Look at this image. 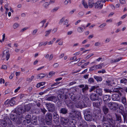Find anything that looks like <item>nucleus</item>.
I'll use <instances>...</instances> for the list:
<instances>
[{
  "instance_id": "nucleus-16",
  "label": "nucleus",
  "mask_w": 127,
  "mask_h": 127,
  "mask_svg": "<svg viewBox=\"0 0 127 127\" xmlns=\"http://www.w3.org/2000/svg\"><path fill=\"white\" fill-rule=\"evenodd\" d=\"M76 106L77 108L82 109V108L86 107V105L84 104V103L83 101H80L76 104Z\"/></svg>"
},
{
  "instance_id": "nucleus-24",
  "label": "nucleus",
  "mask_w": 127,
  "mask_h": 127,
  "mask_svg": "<svg viewBox=\"0 0 127 127\" xmlns=\"http://www.w3.org/2000/svg\"><path fill=\"white\" fill-rule=\"evenodd\" d=\"M25 119L27 123L28 124L30 123L31 121V116L29 115H27L26 116Z\"/></svg>"
},
{
  "instance_id": "nucleus-59",
  "label": "nucleus",
  "mask_w": 127,
  "mask_h": 127,
  "mask_svg": "<svg viewBox=\"0 0 127 127\" xmlns=\"http://www.w3.org/2000/svg\"><path fill=\"white\" fill-rule=\"evenodd\" d=\"M58 7H57L54 8L52 10V12H54L57 11L59 9Z\"/></svg>"
},
{
  "instance_id": "nucleus-61",
  "label": "nucleus",
  "mask_w": 127,
  "mask_h": 127,
  "mask_svg": "<svg viewBox=\"0 0 127 127\" xmlns=\"http://www.w3.org/2000/svg\"><path fill=\"white\" fill-rule=\"evenodd\" d=\"M38 31V30L37 29H34L32 32V35H33L35 34Z\"/></svg>"
},
{
  "instance_id": "nucleus-28",
  "label": "nucleus",
  "mask_w": 127,
  "mask_h": 127,
  "mask_svg": "<svg viewBox=\"0 0 127 127\" xmlns=\"http://www.w3.org/2000/svg\"><path fill=\"white\" fill-rule=\"evenodd\" d=\"M19 113L18 112V119L17 120V122L16 123L18 124H21V123L22 121L21 119V117H22V114H20V115H19Z\"/></svg>"
},
{
  "instance_id": "nucleus-43",
  "label": "nucleus",
  "mask_w": 127,
  "mask_h": 127,
  "mask_svg": "<svg viewBox=\"0 0 127 127\" xmlns=\"http://www.w3.org/2000/svg\"><path fill=\"white\" fill-rule=\"evenodd\" d=\"M98 86L96 87L95 86H93L91 87V88H90L89 90V92H91L93 91H94L95 89L97 88V87H98Z\"/></svg>"
},
{
  "instance_id": "nucleus-31",
  "label": "nucleus",
  "mask_w": 127,
  "mask_h": 127,
  "mask_svg": "<svg viewBox=\"0 0 127 127\" xmlns=\"http://www.w3.org/2000/svg\"><path fill=\"white\" fill-rule=\"evenodd\" d=\"M94 78L96 80L97 82H100L102 80V78L100 77H98L96 76H94Z\"/></svg>"
},
{
  "instance_id": "nucleus-4",
  "label": "nucleus",
  "mask_w": 127,
  "mask_h": 127,
  "mask_svg": "<svg viewBox=\"0 0 127 127\" xmlns=\"http://www.w3.org/2000/svg\"><path fill=\"white\" fill-rule=\"evenodd\" d=\"M76 114L78 115V118L79 119L81 120V119H82L81 117V113L80 112L76 111L74 110L72 111L69 114V116L71 118H73L75 117Z\"/></svg>"
},
{
  "instance_id": "nucleus-27",
  "label": "nucleus",
  "mask_w": 127,
  "mask_h": 127,
  "mask_svg": "<svg viewBox=\"0 0 127 127\" xmlns=\"http://www.w3.org/2000/svg\"><path fill=\"white\" fill-rule=\"evenodd\" d=\"M102 110L104 114H107L108 112L109 109L105 105H104L103 106Z\"/></svg>"
},
{
  "instance_id": "nucleus-18",
  "label": "nucleus",
  "mask_w": 127,
  "mask_h": 127,
  "mask_svg": "<svg viewBox=\"0 0 127 127\" xmlns=\"http://www.w3.org/2000/svg\"><path fill=\"white\" fill-rule=\"evenodd\" d=\"M90 98L92 101H95L97 100L99 97L96 94L92 93L91 94Z\"/></svg>"
},
{
  "instance_id": "nucleus-23",
  "label": "nucleus",
  "mask_w": 127,
  "mask_h": 127,
  "mask_svg": "<svg viewBox=\"0 0 127 127\" xmlns=\"http://www.w3.org/2000/svg\"><path fill=\"white\" fill-rule=\"evenodd\" d=\"M95 92H96L98 95L101 96L102 95V91L101 89H96Z\"/></svg>"
},
{
  "instance_id": "nucleus-64",
  "label": "nucleus",
  "mask_w": 127,
  "mask_h": 127,
  "mask_svg": "<svg viewBox=\"0 0 127 127\" xmlns=\"http://www.w3.org/2000/svg\"><path fill=\"white\" fill-rule=\"evenodd\" d=\"M59 66V64L57 63H55L53 65V67L54 68H56L58 67Z\"/></svg>"
},
{
  "instance_id": "nucleus-48",
  "label": "nucleus",
  "mask_w": 127,
  "mask_h": 127,
  "mask_svg": "<svg viewBox=\"0 0 127 127\" xmlns=\"http://www.w3.org/2000/svg\"><path fill=\"white\" fill-rule=\"evenodd\" d=\"M19 26V24L17 23H15L13 26V28L14 29H16L18 28Z\"/></svg>"
},
{
  "instance_id": "nucleus-52",
  "label": "nucleus",
  "mask_w": 127,
  "mask_h": 127,
  "mask_svg": "<svg viewBox=\"0 0 127 127\" xmlns=\"http://www.w3.org/2000/svg\"><path fill=\"white\" fill-rule=\"evenodd\" d=\"M41 112L44 114L47 111V110L44 108H41Z\"/></svg>"
},
{
  "instance_id": "nucleus-45",
  "label": "nucleus",
  "mask_w": 127,
  "mask_h": 127,
  "mask_svg": "<svg viewBox=\"0 0 127 127\" xmlns=\"http://www.w3.org/2000/svg\"><path fill=\"white\" fill-rule=\"evenodd\" d=\"M96 66L94 65L90 68L89 71H91L96 69Z\"/></svg>"
},
{
  "instance_id": "nucleus-25",
  "label": "nucleus",
  "mask_w": 127,
  "mask_h": 127,
  "mask_svg": "<svg viewBox=\"0 0 127 127\" xmlns=\"http://www.w3.org/2000/svg\"><path fill=\"white\" fill-rule=\"evenodd\" d=\"M68 112L67 109L65 108H63L61 109L60 111V113L63 114H65Z\"/></svg>"
},
{
  "instance_id": "nucleus-54",
  "label": "nucleus",
  "mask_w": 127,
  "mask_h": 127,
  "mask_svg": "<svg viewBox=\"0 0 127 127\" xmlns=\"http://www.w3.org/2000/svg\"><path fill=\"white\" fill-rule=\"evenodd\" d=\"M71 3V1L70 0H65L64 1V4L65 5H67L68 4V3Z\"/></svg>"
},
{
  "instance_id": "nucleus-62",
  "label": "nucleus",
  "mask_w": 127,
  "mask_h": 127,
  "mask_svg": "<svg viewBox=\"0 0 127 127\" xmlns=\"http://www.w3.org/2000/svg\"><path fill=\"white\" fill-rule=\"evenodd\" d=\"M106 25V24L105 23H103L99 26V27L101 28H103Z\"/></svg>"
},
{
  "instance_id": "nucleus-32",
  "label": "nucleus",
  "mask_w": 127,
  "mask_h": 127,
  "mask_svg": "<svg viewBox=\"0 0 127 127\" xmlns=\"http://www.w3.org/2000/svg\"><path fill=\"white\" fill-rule=\"evenodd\" d=\"M46 75L45 73H41L38 74L37 76L38 79H41L46 76Z\"/></svg>"
},
{
  "instance_id": "nucleus-37",
  "label": "nucleus",
  "mask_w": 127,
  "mask_h": 127,
  "mask_svg": "<svg viewBox=\"0 0 127 127\" xmlns=\"http://www.w3.org/2000/svg\"><path fill=\"white\" fill-rule=\"evenodd\" d=\"M82 4L84 5L85 8H87L88 7V6L87 2L84 0H83L82 1Z\"/></svg>"
},
{
  "instance_id": "nucleus-19",
  "label": "nucleus",
  "mask_w": 127,
  "mask_h": 127,
  "mask_svg": "<svg viewBox=\"0 0 127 127\" xmlns=\"http://www.w3.org/2000/svg\"><path fill=\"white\" fill-rule=\"evenodd\" d=\"M46 100L48 101H53L54 102H56L57 101V98L55 96H51L47 98Z\"/></svg>"
},
{
  "instance_id": "nucleus-44",
  "label": "nucleus",
  "mask_w": 127,
  "mask_h": 127,
  "mask_svg": "<svg viewBox=\"0 0 127 127\" xmlns=\"http://www.w3.org/2000/svg\"><path fill=\"white\" fill-rule=\"evenodd\" d=\"M34 78V76H32L30 78H27V81H28V82L30 83L33 79Z\"/></svg>"
},
{
  "instance_id": "nucleus-38",
  "label": "nucleus",
  "mask_w": 127,
  "mask_h": 127,
  "mask_svg": "<svg viewBox=\"0 0 127 127\" xmlns=\"http://www.w3.org/2000/svg\"><path fill=\"white\" fill-rule=\"evenodd\" d=\"M45 84V82H42L39 83L37 84L36 85V87L38 88L44 85Z\"/></svg>"
},
{
  "instance_id": "nucleus-14",
  "label": "nucleus",
  "mask_w": 127,
  "mask_h": 127,
  "mask_svg": "<svg viewBox=\"0 0 127 127\" xmlns=\"http://www.w3.org/2000/svg\"><path fill=\"white\" fill-rule=\"evenodd\" d=\"M69 120L67 118L62 117L61 119V124L63 125H67Z\"/></svg>"
},
{
  "instance_id": "nucleus-1",
  "label": "nucleus",
  "mask_w": 127,
  "mask_h": 127,
  "mask_svg": "<svg viewBox=\"0 0 127 127\" xmlns=\"http://www.w3.org/2000/svg\"><path fill=\"white\" fill-rule=\"evenodd\" d=\"M31 107L30 104L24 106L22 107L19 108H18L17 110L19 113V115H20V114H22L26 111H29Z\"/></svg>"
},
{
  "instance_id": "nucleus-42",
  "label": "nucleus",
  "mask_w": 127,
  "mask_h": 127,
  "mask_svg": "<svg viewBox=\"0 0 127 127\" xmlns=\"http://www.w3.org/2000/svg\"><path fill=\"white\" fill-rule=\"evenodd\" d=\"M121 83L126 84L127 83V79L126 78H123L120 80Z\"/></svg>"
},
{
  "instance_id": "nucleus-15",
  "label": "nucleus",
  "mask_w": 127,
  "mask_h": 127,
  "mask_svg": "<svg viewBox=\"0 0 127 127\" xmlns=\"http://www.w3.org/2000/svg\"><path fill=\"white\" fill-rule=\"evenodd\" d=\"M18 117V111L17 113H15L14 114H11L10 116V118L11 120L14 122L17 121Z\"/></svg>"
},
{
  "instance_id": "nucleus-49",
  "label": "nucleus",
  "mask_w": 127,
  "mask_h": 127,
  "mask_svg": "<svg viewBox=\"0 0 127 127\" xmlns=\"http://www.w3.org/2000/svg\"><path fill=\"white\" fill-rule=\"evenodd\" d=\"M49 5V3L48 2H45L43 4V6L46 8H47L48 6Z\"/></svg>"
},
{
  "instance_id": "nucleus-34",
  "label": "nucleus",
  "mask_w": 127,
  "mask_h": 127,
  "mask_svg": "<svg viewBox=\"0 0 127 127\" xmlns=\"http://www.w3.org/2000/svg\"><path fill=\"white\" fill-rule=\"evenodd\" d=\"M69 97L72 101H75L76 100V99L74 96V95L73 94L71 93L69 95Z\"/></svg>"
},
{
  "instance_id": "nucleus-57",
  "label": "nucleus",
  "mask_w": 127,
  "mask_h": 127,
  "mask_svg": "<svg viewBox=\"0 0 127 127\" xmlns=\"http://www.w3.org/2000/svg\"><path fill=\"white\" fill-rule=\"evenodd\" d=\"M46 22V20H43L40 22V23L41 24H42V25L41 26L42 27H43L44 26V23Z\"/></svg>"
},
{
  "instance_id": "nucleus-7",
  "label": "nucleus",
  "mask_w": 127,
  "mask_h": 127,
  "mask_svg": "<svg viewBox=\"0 0 127 127\" xmlns=\"http://www.w3.org/2000/svg\"><path fill=\"white\" fill-rule=\"evenodd\" d=\"M46 105L49 111L52 112L55 111V109L54 104L49 103H46Z\"/></svg>"
},
{
  "instance_id": "nucleus-13",
  "label": "nucleus",
  "mask_w": 127,
  "mask_h": 127,
  "mask_svg": "<svg viewBox=\"0 0 127 127\" xmlns=\"http://www.w3.org/2000/svg\"><path fill=\"white\" fill-rule=\"evenodd\" d=\"M80 124L79 127H88V124L86 122L82 119H81L79 121Z\"/></svg>"
},
{
  "instance_id": "nucleus-33",
  "label": "nucleus",
  "mask_w": 127,
  "mask_h": 127,
  "mask_svg": "<svg viewBox=\"0 0 127 127\" xmlns=\"http://www.w3.org/2000/svg\"><path fill=\"white\" fill-rule=\"evenodd\" d=\"M89 88L87 85H85V87L82 89V92L84 93H86L88 91Z\"/></svg>"
},
{
  "instance_id": "nucleus-21",
  "label": "nucleus",
  "mask_w": 127,
  "mask_h": 127,
  "mask_svg": "<svg viewBox=\"0 0 127 127\" xmlns=\"http://www.w3.org/2000/svg\"><path fill=\"white\" fill-rule=\"evenodd\" d=\"M81 27H79L77 29V32L79 33L82 32L84 31V29L82 27L85 29L86 27L84 25H81Z\"/></svg>"
},
{
  "instance_id": "nucleus-58",
  "label": "nucleus",
  "mask_w": 127,
  "mask_h": 127,
  "mask_svg": "<svg viewBox=\"0 0 127 127\" xmlns=\"http://www.w3.org/2000/svg\"><path fill=\"white\" fill-rule=\"evenodd\" d=\"M111 40L110 38H106V39L105 41V43H106L110 41Z\"/></svg>"
},
{
  "instance_id": "nucleus-40",
  "label": "nucleus",
  "mask_w": 127,
  "mask_h": 127,
  "mask_svg": "<svg viewBox=\"0 0 127 127\" xmlns=\"http://www.w3.org/2000/svg\"><path fill=\"white\" fill-rule=\"evenodd\" d=\"M52 30L50 29L47 31H46L45 32V36H48L49 34L50 33V32H51Z\"/></svg>"
},
{
  "instance_id": "nucleus-30",
  "label": "nucleus",
  "mask_w": 127,
  "mask_h": 127,
  "mask_svg": "<svg viewBox=\"0 0 127 127\" xmlns=\"http://www.w3.org/2000/svg\"><path fill=\"white\" fill-rule=\"evenodd\" d=\"M113 123H115V125H113V126L112 127H127L125 125H121L119 124H118L117 125V123H116V121L113 122Z\"/></svg>"
},
{
  "instance_id": "nucleus-20",
  "label": "nucleus",
  "mask_w": 127,
  "mask_h": 127,
  "mask_svg": "<svg viewBox=\"0 0 127 127\" xmlns=\"http://www.w3.org/2000/svg\"><path fill=\"white\" fill-rule=\"evenodd\" d=\"M9 51L7 50H5L3 51L2 58H3V57L5 56H6V60L8 61L10 58V54L8 53Z\"/></svg>"
},
{
  "instance_id": "nucleus-26",
  "label": "nucleus",
  "mask_w": 127,
  "mask_h": 127,
  "mask_svg": "<svg viewBox=\"0 0 127 127\" xmlns=\"http://www.w3.org/2000/svg\"><path fill=\"white\" fill-rule=\"evenodd\" d=\"M94 0H89L88 2V6L90 8H92L94 6Z\"/></svg>"
},
{
  "instance_id": "nucleus-51",
  "label": "nucleus",
  "mask_w": 127,
  "mask_h": 127,
  "mask_svg": "<svg viewBox=\"0 0 127 127\" xmlns=\"http://www.w3.org/2000/svg\"><path fill=\"white\" fill-rule=\"evenodd\" d=\"M47 43V42H42L40 43L39 45V47L43 45H46Z\"/></svg>"
},
{
  "instance_id": "nucleus-29",
  "label": "nucleus",
  "mask_w": 127,
  "mask_h": 127,
  "mask_svg": "<svg viewBox=\"0 0 127 127\" xmlns=\"http://www.w3.org/2000/svg\"><path fill=\"white\" fill-rule=\"evenodd\" d=\"M110 124L106 123H102L103 127H111L112 125V123L111 122Z\"/></svg>"
},
{
  "instance_id": "nucleus-17",
  "label": "nucleus",
  "mask_w": 127,
  "mask_h": 127,
  "mask_svg": "<svg viewBox=\"0 0 127 127\" xmlns=\"http://www.w3.org/2000/svg\"><path fill=\"white\" fill-rule=\"evenodd\" d=\"M120 96L119 94H114L112 95V99L113 100L119 101L120 99Z\"/></svg>"
},
{
  "instance_id": "nucleus-53",
  "label": "nucleus",
  "mask_w": 127,
  "mask_h": 127,
  "mask_svg": "<svg viewBox=\"0 0 127 127\" xmlns=\"http://www.w3.org/2000/svg\"><path fill=\"white\" fill-rule=\"evenodd\" d=\"M55 72L52 71L50 72L49 73V75L50 76V77H51L55 75Z\"/></svg>"
},
{
  "instance_id": "nucleus-8",
  "label": "nucleus",
  "mask_w": 127,
  "mask_h": 127,
  "mask_svg": "<svg viewBox=\"0 0 127 127\" xmlns=\"http://www.w3.org/2000/svg\"><path fill=\"white\" fill-rule=\"evenodd\" d=\"M6 118H5L4 120H0V124L2 127H5L6 126L7 124V123H10V122H11L9 118H7L6 119Z\"/></svg>"
},
{
  "instance_id": "nucleus-60",
  "label": "nucleus",
  "mask_w": 127,
  "mask_h": 127,
  "mask_svg": "<svg viewBox=\"0 0 127 127\" xmlns=\"http://www.w3.org/2000/svg\"><path fill=\"white\" fill-rule=\"evenodd\" d=\"M105 70L104 69H103L102 70H101L99 71H98V73H104L105 72Z\"/></svg>"
},
{
  "instance_id": "nucleus-39",
  "label": "nucleus",
  "mask_w": 127,
  "mask_h": 127,
  "mask_svg": "<svg viewBox=\"0 0 127 127\" xmlns=\"http://www.w3.org/2000/svg\"><path fill=\"white\" fill-rule=\"evenodd\" d=\"M16 101L15 100L12 99L9 101V104L10 106H13L15 103Z\"/></svg>"
},
{
  "instance_id": "nucleus-63",
  "label": "nucleus",
  "mask_w": 127,
  "mask_h": 127,
  "mask_svg": "<svg viewBox=\"0 0 127 127\" xmlns=\"http://www.w3.org/2000/svg\"><path fill=\"white\" fill-rule=\"evenodd\" d=\"M84 14V13L82 12H79L78 14V16L80 17L83 16Z\"/></svg>"
},
{
  "instance_id": "nucleus-41",
  "label": "nucleus",
  "mask_w": 127,
  "mask_h": 127,
  "mask_svg": "<svg viewBox=\"0 0 127 127\" xmlns=\"http://www.w3.org/2000/svg\"><path fill=\"white\" fill-rule=\"evenodd\" d=\"M104 64L103 63H102L96 65V69H101L102 68V66Z\"/></svg>"
},
{
  "instance_id": "nucleus-2",
  "label": "nucleus",
  "mask_w": 127,
  "mask_h": 127,
  "mask_svg": "<svg viewBox=\"0 0 127 127\" xmlns=\"http://www.w3.org/2000/svg\"><path fill=\"white\" fill-rule=\"evenodd\" d=\"M45 120L47 125H51L52 124V114L50 113H47L46 115Z\"/></svg>"
},
{
  "instance_id": "nucleus-55",
  "label": "nucleus",
  "mask_w": 127,
  "mask_h": 127,
  "mask_svg": "<svg viewBox=\"0 0 127 127\" xmlns=\"http://www.w3.org/2000/svg\"><path fill=\"white\" fill-rule=\"evenodd\" d=\"M104 91L106 93H111L112 92V91L111 90L107 89H104Z\"/></svg>"
},
{
  "instance_id": "nucleus-47",
  "label": "nucleus",
  "mask_w": 127,
  "mask_h": 127,
  "mask_svg": "<svg viewBox=\"0 0 127 127\" xmlns=\"http://www.w3.org/2000/svg\"><path fill=\"white\" fill-rule=\"evenodd\" d=\"M113 91L114 92H116L118 94H119L120 96H121L122 95V93L121 92V90H113Z\"/></svg>"
},
{
  "instance_id": "nucleus-6",
  "label": "nucleus",
  "mask_w": 127,
  "mask_h": 127,
  "mask_svg": "<svg viewBox=\"0 0 127 127\" xmlns=\"http://www.w3.org/2000/svg\"><path fill=\"white\" fill-rule=\"evenodd\" d=\"M108 106L111 109L115 110L117 109L118 106V104L115 102H111L108 103Z\"/></svg>"
},
{
  "instance_id": "nucleus-10",
  "label": "nucleus",
  "mask_w": 127,
  "mask_h": 127,
  "mask_svg": "<svg viewBox=\"0 0 127 127\" xmlns=\"http://www.w3.org/2000/svg\"><path fill=\"white\" fill-rule=\"evenodd\" d=\"M54 121L56 124H58L59 123V116L56 111L54 112L53 114Z\"/></svg>"
},
{
  "instance_id": "nucleus-3",
  "label": "nucleus",
  "mask_w": 127,
  "mask_h": 127,
  "mask_svg": "<svg viewBox=\"0 0 127 127\" xmlns=\"http://www.w3.org/2000/svg\"><path fill=\"white\" fill-rule=\"evenodd\" d=\"M83 113L85 120L88 121H91L92 117L90 111L88 110H85L83 111Z\"/></svg>"
},
{
  "instance_id": "nucleus-36",
  "label": "nucleus",
  "mask_w": 127,
  "mask_h": 127,
  "mask_svg": "<svg viewBox=\"0 0 127 127\" xmlns=\"http://www.w3.org/2000/svg\"><path fill=\"white\" fill-rule=\"evenodd\" d=\"M122 101L124 104L126 105L127 104L126 99L125 97H122Z\"/></svg>"
},
{
  "instance_id": "nucleus-50",
  "label": "nucleus",
  "mask_w": 127,
  "mask_h": 127,
  "mask_svg": "<svg viewBox=\"0 0 127 127\" xmlns=\"http://www.w3.org/2000/svg\"><path fill=\"white\" fill-rule=\"evenodd\" d=\"M88 82L90 83L94 82V80L92 78H90L88 80Z\"/></svg>"
},
{
  "instance_id": "nucleus-5",
  "label": "nucleus",
  "mask_w": 127,
  "mask_h": 127,
  "mask_svg": "<svg viewBox=\"0 0 127 127\" xmlns=\"http://www.w3.org/2000/svg\"><path fill=\"white\" fill-rule=\"evenodd\" d=\"M116 120H113V119L112 118H109L110 121L112 123V127L113 125H115V123H113V122L116 121V123H117V125L118 124H120V123H118L117 121H118L120 123H122L123 122L122 120L121 117V116L120 115L118 114H116Z\"/></svg>"
},
{
  "instance_id": "nucleus-35",
  "label": "nucleus",
  "mask_w": 127,
  "mask_h": 127,
  "mask_svg": "<svg viewBox=\"0 0 127 127\" xmlns=\"http://www.w3.org/2000/svg\"><path fill=\"white\" fill-rule=\"evenodd\" d=\"M122 59V58H118L117 59L115 60V59H112L110 61V62L111 63H116L117 62H118L119 61H120Z\"/></svg>"
},
{
  "instance_id": "nucleus-11",
  "label": "nucleus",
  "mask_w": 127,
  "mask_h": 127,
  "mask_svg": "<svg viewBox=\"0 0 127 127\" xmlns=\"http://www.w3.org/2000/svg\"><path fill=\"white\" fill-rule=\"evenodd\" d=\"M101 1L98 0L95 3L94 6L95 8L98 9H101L103 7V4H101Z\"/></svg>"
},
{
  "instance_id": "nucleus-9",
  "label": "nucleus",
  "mask_w": 127,
  "mask_h": 127,
  "mask_svg": "<svg viewBox=\"0 0 127 127\" xmlns=\"http://www.w3.org/2000/svg\"><path fill=\"white\" fill-rule=\"evenodd\" d=\"M102 101L101 99L99 98L97 101L93 103V106L95 108H99L100 106L102 103Z\"/></svg>"
},
{
  "instance_id": "nucleus-12",
  "label": "nucleus",
  "mask_w": 127,
  "mask_h": 127,
  "mask_svg": "<svg viewBox=\"0 0 127 127\" xmlns=\"http://www.w3.org/2000/svg\"><path fill=\"white\" fill-rule=\"evenodd\" d=\"M77 122L74 119H71L69 120L67 125L69 127H76L75 125Z\"/></svg>"
},
{
  "instance_id": "nucleus-46",
  "label": "nucleus",
  "mask_w": 127,
  "mask_h": 127,
  "mask_svg": "<svg viewBox=\"0 0 127 127\" xmlns=\"http://www.w3.org/2000/svg\"><path fill=\"white\" fill-rule=\"evenodd\" d=\"M106 85L109 86H112V85L111 81L109 80L106 81Z\"/></svg>"
},
{
  "instance_id": "nucleus-56",
  "label": "nucleus",
  "mask_w": 127,
  "mask_h": 127,
  "mask_svg": "<svg viewBox=\"0 0 127 127\" xmlns=\"http://www.w3.org/2000/svg\"><path fill=\"white\" fill-rule=\"evenodd\" d=\"M83 100L84 101H85L86 103H87L88 102L89 99L87 97H85L84 98Z\"/></svg>"
},
{
  "instance_id": "nucleus-22",
  "label": "nucleus",
  "mask_w": 127,
  "mask_h": 127,
  "mask_svg": "<svg viewBox=\"0 0 127 127\" xmlns=\"http://www.w3.org/2000/svg\"><path fill=\"white\" fill-rule=\"evenodd\" d=\"M111 99V96L110 95H106L103 96V100L104 101H109Z\"/></svg>"
}]
</instances>
